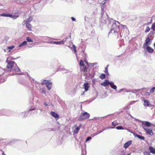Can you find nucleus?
<instances>
[{"label":"nucleus","mask_w":155,"mask_h":155,"mask_svg":"<svg viewBox=\"0 0 155 155\" xmlns=\"http://www.w3.org/2000/svg\"><path fill=\"white\" fill-rule=\"evenodd\" d=\"M21 114L23 115V117H24L27 116L28 114L26 112H22Z\"/></svg>","instance_id":"obj_32"},{"label":"nucleus","mask_w":155,"mask_h":155,"mask_svg":"<svg viewBox=\"0 0 155 155\" xmlns=\"http://www.w3.org/2000/svg\"><path fill=\"white\" fill-rule=\"evenodd\" d=\"M11 57H8L7 58V60H8V59H12L11 58H10Z\"/></svg>","instance_id":"obj_42"},{"label":"nucleus","mask_w":155,"mask_h":155,"mask_svg":"<svg viewBox=\"0 0 155 155\" xmlns=\"http://www.w3.org/2000/svg\"><path fill=\"white\" fill-rule=\"evenodd\" d=\"M27 41H23L22 43L21 44L19 45V47H21L22 46H23L25 45H27Z\"/></svg>","instance_id":"obj_23"},{"label":"nucleus","mask_w":155,"mask_h":155,"mask_svg":"<svg viewBox=\"0 0 155 155\" xmlns=\"http://www.w3.org/2000/svg\"><path fill=\"white\" fill-rule=\"evenodd\" d=\"M112 124L113 126H117L118 125V123L116 121H115L112 122Z\"/></svg>","instance_id":"obj_28"},{"label":"nucleus","mask_w":155,"mask_h":155,"mask_svg":"<svg viewBox=\"0 0 155 155\" xmlns=\"http://www.w3.org/2000/svg\"><path fill=\"white\" fill-rule=\"evenodd\" d=\"M149 149L151 153H155V148H153L152 147H149Z\"/></svg>","instance_id":"obj_22"},{"label":"nucleus","mask_w":155,"mask_h":155,"mask_svg":"<svg viewBox=\"0 0 155 155\" xmlns=\"http://www.w3.org/2000/svg\"><path fill=\"white\" fill-rule=\"evenodd\" d=\"M26 40H27L26 41L28 42H33V40L31 39V38L29 37H27Z\"/></svg>","instance_id":"obj_27"},{"label":"nucleus","mask_w":155,"mask_h":155,"mask_svg":"<svg viewBox=\"0 0 155 155\" xmlns=\"http://www.w3.org/2000/svg\"><path fill=\"white\" fill-rule=\"evenodd\" d=\"M79 65L80 67L84 65V61L82 60H80L79 62Z\"/></svg>","instance_id":"obj_29"},{"label":"nucleus","mask_w":155,"mask_h":155,"mask_svg":"<svg viewBox=\"0 0 155 155\" xmlns=\"http://www.w3.org/2000/svg\"><path fill=\"white\" fill-rule=\"evenodd\" d=\"M106 76L105 74H101L99 78L101 79H104L105 78Z\"/></svg>","instance_id":"obj_26"},{"label":"nucleus","mask_w":155,"mask_h":155,"mask_svg":"<svg viewBox=\"0 0 155 155\" xmlns=\"http://www.w3.org/2000/svg\"><path fill=\"white\" fill-rule=\"evenodd\" d=\"M151 28L153 31H155V23L152 25Z\"/></svg>","instance_id":"obj_34"},{"label":"nucleus","mask_w":155,"mask_h":155,"mask_svg":"<svg viewBox=\"0 0 155 155\" xmlns=\"http://www.w3.org/2000/svg\"><path fill=\"white\" fill-rule=\"evenodd\" d=\"M85 61L86 63L88 64V62L87 61Z\"/></svg>","instance_id":"obj_44"},{"label":"nucleus","mask_w":155,"mask_h":155,"mask_svg":"<svg viewBox=\"0 0 155 155\" xmlns=\"http://www.w3.org/2000/svg\"><path fill=\"white\" fill-rule=\"evenodd\" d=\"M108 65H107L106 68H105V70L104 71V72L108 76L109 75V74L108 72Z\"/></svg>","instance_id":"obj_24"},{"label":"nucleus","mask_w":155,"mask_h":155,"mask_svg":"<svg viewBox=\"0 0 155 155\" xmlns=\"http://www.w3.org/2000/svg\"><path fill=\"white\" fill-rule=\"evenodd\" d=\"M155 91V87H152L150 90V93H153Z\"/></svg>","instance_id":"obj_31"},{"label":"nucleus","mask_w":155,"mask_h":155,"mask_svg":"<svg viewBox=\"0 0 155 155\" xmlns=\"http://www.w3.org/2000/svg\"><path fill=\"white\" fill-rule=\"evenodd\" d=\"M147 49V50L148 52L150 53H153L154 51V50L151 48V47L147 46L146 47V48Z\"/></svg>","instance_id":"obj_9"},{"label":"nucleus","mask_w":155,"mask_h":155,"mask_svg":"<svg viewBox=\"0 0 155 155\" xmlns=\"http://www.w3.org/2000/svg\"><path fill=\"white\" fill-rule=\"evenodd\" d=\"M116 128L117 129H118V130H120V129H124L122 127H117Z\"/></svg>","instance_id":"obj_37"},{"label":"nucleus","mask_w":155,"mask_h":155,"mask_svg":"<svg viewBox=\"0 0 155 155\" xmlns=\"http://www.w3.org/2000/svg\"><path fill=\"white\" fill-rule=\"evenodd\" d=\"M148 127H144V129L146 130V132L150 135L153 134L152 130L151 129H148L147 128Z\"/></svg>","instance_id":"obj_6"},{"label":"nucleus","mask_w":155,"mask_h":155,"mask_svg":"<svg viewBox=\"0 0 155 155\" xmlns=\"http://www.w3.org/2000/svg\"><path fill=\"white\" fill-rule=\"evenodd\" d=\"M150 30V28L149 26H147L145 30V32H147Z\"/></svg>","instance_id":"obj_30"},{"label":"nucleus","mask_w":155,"mask_h":155,"mask_svg":"<svg viewBox=\"0 0 155 155\" xmlns=\"http://www.w3.org/2000/svg\"><path fill=\"white\" fill-rule=\"evenodd\" d=\"M134 135H135V136L139 138L141 140H144V137H143L141 136H140L139 135H137V134H134Z\"/></svg>","instance_id":"obj_25"},{"label":"nucleus","mask_w":155,"mask_h":155,"mask_svg":"<svg viewBox=\"0 0 155 155\" xmlns=\"http://www.w3.org/2000/svg\"><path fill=\"white\" fill-rule=\"evenodd\" d=\"M132 143V141H129L125 143L124 144V147L126 149L127 148L128 146L130 145Z\"/></svg>","instance_id":"obj_17"},{"label":"nucleus","mask_w":155,"mask_h":155,"mask_svg":"<svg viewBox=\"0 0 155 155\" xmlns=\"http://www.w3.org/2000/svg\"><path fill=\"white\" fill-rule=\"evenodd\" d=\"M111 87L113 89H114V90H116L117 88V86L115 85H113Z\"/></svg>","instance_id":"obj_35"},{"label":"nucleus","mask_w":155,"mask_h":155,"mask_svg":"<svg viewBox=\"0 0 155 155\" xmlns=\"http://www.w3.org/2000/svg\"><path fill=\"white\" fill-rule=\"evenodd\" d=\"M71 19L73 21H74L76 20L73 17H71Z\"/></svg>","instance_id":"obj_40"},{"label":"nucleus","mask_w":155,"mask_h":155,"mask_svg":"<svg viewBox=\"0 0 155 155\" xmlns=\"http://www.w3.org/2000/svg\"><path fill=\"white\" fill-rule=\"evenodd\" d=\"M64 41H53L51 42V43L53 44H55L56 45L61 44H64Z\"/></svg>","instance_id":"obj_20"},{"label":"nucleus","mask_w":155,"mask_h":155,"mask_svg":"<svg viewBox=\"0 0 155 155\" xmlns=\"http://www.w3.org/2000/svg\"><path fill=\"white\" fill-rule=\"evenodd\" d=\"M150 39L149 37L147 38L145 41V42L143 45V48H145L146 47L150 44Z\"/></svg>","instance_id":"obj_5"},{"label":"nucleus","mask_w":155,"mask_h":155,"mask_svg":"<svg viewBox=\"0 0 155 155\" xmlns=\"http://www.w3.org/2000/svg\"><path fill=\"white\" fill-rule=\"evenodd\" d=\"M91 139V137H88L87 138V139L86 140V141H88L90 140Z\"/></svg>","instance_id":"obj_38"},{"label":"nucleus","mask_w":155,"mask_h":155,"mask_svg":"<svg viewBox=\"0 0 155 155\" xmlns=\"http://www.w3.org/2000/svg\"><path fill=\"white\" fill-rule=\"evenodd\" d=\"M45 84L48 90H50L51 88L52 82L50 80H44L41 83L42 85Z\"/></svg>","instance_id":"obj_3"},{"label":"nucleus","mask_w":155,"mask_h":155,"mask_svg":"<svg viewBox=\"0 0 155 155\" xmlns=\"http://www.w3.org/2000/svg\"><path fill=\"white\" fill-rule=\"evenodd\" d=\"M87 68L84 65L80 67V69L81 71L84 72L87 71Z\"/></svg>","instance_id":"obj_14"},{"label":"nucleus","mask_w":155,"mask_h":155,"mask_svg":"<svg viewBox=\"0 0 155 155\" xmlns=\"http://www.w3.org/2000/svg\"><path fill=\"white\" fill-rule=\"evenodd\" d=\"M13 71L15 72V73L17 74H18L20 72V70L18 67L17 66L15 67V68L13 69Z\"/></svg>","instance_id":"obj_15"},{"label":"nucleus","mask_w":155,"mask_h":155,"mask_svg":"<svg viewBox=\"0 0 155 155\" xmlns=\"http://www.w3.org/2000/svg\"><path fill=\"white\" fill-rule=\"evenodd\" d=\"M51 115L55 118H58L59 117L58 115L54 111H51Z\"/></svg>","instance_id":"obj_13"},{"label":"nucleus","mask_w":155,"mask_h":155,"mask_svg":"<svg viewBox=\"0 0 155 155\" xmlns=\"http://www.w3.org/2000/svg\"><path fill=\"white\" fill-rule=\"evenodd\" d=\"M33 18L31 16H30L27 19V20L24 21V22H25L27 23H30L31 21H32Z\"/></svg>","instance_id":"obj_16"},{"label":"nucleus","mask_w":155,"mask_h":155,"mask_svg":"<svg viewBox=\"0 0 155 155\" xmlns=\"http://www.w3.org/2000/svg\"><path fill=\"white\" fill-rule=\"evenodd\" d=\"M72 47L74 49V52L75 53H76V52H77V51H76V46H75L74 45H72Z\"/></svg>","instance_id":"obj_33"},{"label":"nucleus","mask_w":155,"mask_h":155,"mask_svg":"<svg viewBox=\"0 0 155 155\" xmlns=\"http://www.w3.org/2000/svg\"><path fill=\"white\" fill-rule=\"evenodd\" d=\"M90 116V114L87 112H85L83 113H82L80 115L79 120L80 121H81L85 119H87L89 118Z\"/></svg>","instance_id":"obj_2"},{"label":"nucleus","mask_w":155,"mask_h":155,"mask_svg":"<svg viewBox=\"0 0 155 155\" xmlns=\"http://www.w3.org/2000/svg\"><path fill=\"white\" fill-rule=\"evenodd\" d=\"M35 110V108H33V109H30L29 110V111H31V110Z\"/></svg>","instance_id":"obj_41"},{"label":"nucleus","mask_w":155,"mask_h":155,"mask_svg":"<svg viewBox=\"0 0 155 155\" xmlns=\"http://www.w3.org/2000/svg\"><path fill=\"white\" fill-rule=\"evenodd\" d=\"M15 65L16 66V64L15 62L10 61L8 62L7 65V67L8 69V71H11L12 68Z\"/></svg>","instance_id":"obj_4"},{"label":"nucleus","mask_w":155,"mask_h":155,"mask_svg":"<svg viewBox=\"0 0 155 155\" xmlns=\"http://www.w3.org/2000/svg\"><path fill=\"white\" fill-rule=\"evenodd\" d=\"M41 93L44 94L45 93V91L44 89H42V90Z\"/></svg>","instance_id":"obj_39"},{"label":"nucleus","mask_w":155,"mask_h":155,"mask_svg":"<svg viewBox=\"0 0 155 155\" xmlns=\"http://www.w3.org/2000/svg\"><path fill=\"white\" fill-rule=\"evenodd\" d=\"M24 24H25L26 28L29 30L31 31L32 26L30 23L24 22Z\"/></svg>","instance_id":"obj_7"},{"label":"nucleus","mask_w":155,"mask_h":155,"mask_svg":"<svg viewBox=\"0 0 155 155\" xmlns=\"http://www.w3.org/2000/svg\"><path fill=\"white\" fill-rule=\"evenodd\" d=\"M101 84L104 87L107 86L109 85V81L107 80H105L104 83Z\"/></svg>","instance_id":"obj_19"},{"label":"nucleus","mask_w":155,"mask_h":155,"mask_svg":"<svg viewBox=\"0 0 155 155\" xmlns=\"http://www.w3.org/2000/svg\"><path fill=\"white\" fill-rule=\"evenodd\" d=\"M15 46L14 45L8 46L7 48V49L8 50V52H10L11 51V50L14 48Z\"/></svg>","instance_id":"obj_21"},{"label":"nucleus","mask_w":155,"mask_h":155,"mask_svg":"<svg viewBox=\"0 0 155 155\" xmlns=\"http://www.w3.org/2000/svg\"><path fill=\"white\" fill-rule=\"evenodd\" d=\"M83 86L85 91H87L88 90L90 87L89 83L87 82L85 83L84 84Z\"/></svg>","instance_id":"obj_8"},{"label":"nucleus","mask_w":155,"mask_h":155,"mask_svg":"<svg viewBox=\"0 0 155 155\" xmlns=\"http://www.w3.org/2000/svg\"><path fill=\"white\" fill-rule=\"evenodd\" d=\"M147 153L148 154V155H150L149 153H148L147 152Z\"/></svg>","instance_id":"obj_45"},{"label":"nucleus","mask_w":155,"mask_h":155,"mask_svg":"<svg viewBox=\"0 0 155 155\" xmlns=\"http://www.w3.org/2000/svg\"><path fill=\"white\" fill-rule=\"evenodd\" d=\"M1 16L4 17H10L12 18H13V16L9 14H6L5 13L1 14Z\"/></svg>","instance_id":"obj_18"},{"label":"nucleus","mask_w":155,"mask_h":155,"mask_svg":"<svg viewBox=\"0 0 155 155\" xmlns=\"http://www.w3.org/2000/svg\"><path fill=\"white\" fill-rule=\"evenodd\" d=\"M2 154H3H3H4L5 155V154H4L3 153H2Z\"/></svg>","instance_id":"obj_46"},{"label":"nucleus","mask_w":155,"mask_h":155,"mask_svg":"<svg viewBox=\"0 0 155 155\" xmlns=\"http://www.w3.org/2000/svg\"><path fill=\"white\" fill-rule=\"evenodd\" d=\"M141 122L142 126H150L151 125V124L148 121H142Z\"/></svg>","instance_id":"obj_10"},{"label":"nucleus","mask_w":155,"mask_h":155,"mask_svg":"<svg viewBox=\"0 0 155 155\" xmlns=\"http://www.w3.org/2000/svg\"><path fill=\"white\" fill-rule=\"evenodd\" d=\"M143 101L144 102L143 105L144 106L147 107L150 106V104L148 100H146L144 99Z\"/></svg>","instance_id":"obj_11"},{"label":"nucleus","mask_w":155,"mask_h":155,"mask_svg":"<svg viewBox=\"0 0 155 155\" xmlns=\"http://www.w3.org/2000/svg\"><path fill=\"white\" fill-rule=\"evenodd\" d=\"M119 31V26L117 25L116 23L113 24L112 26L110 31L109 32L114 33V35H118V32Z\"/></svg>","instance_id":"obj_1"},{"label":"nucleus","mask_w":155,"mask_h":155,"mask_svg":"<svg viewBox=\"0 0 155 155\" xmlns=\"http://www.w3.org/2000/svg\"><path fill=\"white\" fill-rule=\"evenodd\" d=\"M110 84V87H111L114 84V83L113 82H109V85Z\"/></svg>","instance_id":"obj_36"},{"label":"nucleus","mask_w":155,"mask_h":155,"mask_svg":"<svg viewBox=\"0 0 155 155\" xmlns=\"http://www.w3.org/2000/svg\"><path fill=\"white\" fill-rule=\"evenodd\" d=\"M154 46L155 49V43H154Z\"/></svg>","instance_id":"obj_43"},{"label":"nucleus","mask_w":155,"mask_h":155,"mask_svg":"<svg viewBox=\"0 0 155 155\" xmlns=\"http://www.w3.org/2000/svg\"><path fill=\"white\" fill-rule=\"evenodd\" d=\"M80 129L79 127H73L72 128V129L74 130V133L75 134L78 133Z\"/></svg>","instance_id":"obj_12"}]
</instances>
